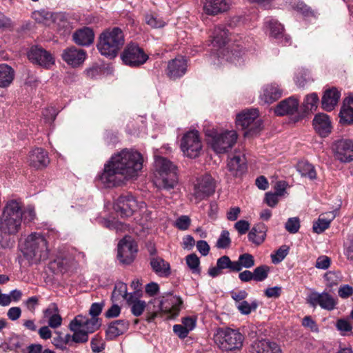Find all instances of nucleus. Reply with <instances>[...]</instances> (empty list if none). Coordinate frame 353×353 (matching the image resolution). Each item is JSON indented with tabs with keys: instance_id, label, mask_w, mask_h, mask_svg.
<instances>
[{
	"instance_id": "42",
	"label": "nucleus",
	"mask_w": 353,
	"mask_h": 353,
	"mask_svg": "<svg viewBox=\"0 0 353 353\" xmlns=\"http://www.w3.org/2000/svg\"><path fill=\"white\" fill-rule=\"evenodd\" d=\"M52 23H54L56 28L59 30H63L65 31H69L70 29V25L67 17L63 13H55Z\"/></svg>"
},
{
	"instance_id": "22",
	"label": "nucleus",
	"mask_w": 353,
	"mask_h": 353,
	"mask_svg": "<svg viewBox=\"0 0 353 353\" xmlns=\"http://www.w3.org/2000/svg\"><path fill=\"white\" fill-rule=\"evenodd\" d=\"M312 124L316 132L321 137H327L332 132V122L326 114L319 113L316 114Z\"/></svg>"
},
{
	"instance_id": "11",
	"label": "nucleus",
	"mask_w": 353,
	"mask_h": 353,
	"mask_svg": "<svg viewBox=\"0 0 353 353\" xmlns=\"http://www.w3.org/2000/svg\"><path fill=\"white\" fill-rule=\"evenodd\" d=\"M123 62L130 67H139L148 59V55L138 44L128 43L121 54Z\"/></svg>"
},
{
	"instance_id": "64",
	"label": "nucleus",
	"mask_w": 353,
	"mask_h": 353,
	"mask_svg": "<svg viewBox=\"0 0 353 353\" xmlns=\"http://www.w3.org/2000/svg\"><path fill=\"white\" fill-rule=\"evenodd\" d=\"M281 290L282 289L279 286L268 288L265 290V295L268 298H278L281 295Z\"/></svg>"
},
{
	"instance_id": "26",
	"label": "nucleus",
	"mask_w": 353,
	"mask_h": 353,
	"mask_svg": "<svg viewBox=\"0 0 353 353\" xmlns=\"http://www.w3.org/2000/svg\"><path fill=\"white\" fill-rule=\"evenodd\" d=\"M299 104V101L296 99L292 97H289L281 101L276 106L274 112L279 116L294 114L298 110Z\"/></svg>"
},
{
	"instance_id": "14",
	"label": "nucleus",
	"mask_w": 353,
	"mask_h": 353,
	"mask_svg": "<svg viewBox=\"0 0 353 353\" xmlns=\"http://www.w3.org/2000/svg\"><path fill=\"white\" fill-rule=\"evenodd\" d=\"M306 301L313 307L319 305L322 309L329 311L334 310L337 304L336 299L326 292L319 293L313 291L307 295Z\"/></svg>"
},
{
	"instance_id": "59",
	"label": "nucleus",
	"mask_w": 353,
	"mask_h": 353,
	"mask_svg": "<svg viewBox=\"0 0 353 353\" xmlns=\"http://www.w3.org/2000/svg\"><path fill=\"white\" fill-rule=\"evenodd\" d=\"M330 258L327 256H321L316 259L315 267L319 269L326 270L330 267Z\"/></svg>"
},
{
	"instance_id": "61",
	"label": "nucleus",
	"mask_w": 353,
	"mask_h": 353,
	"mask_svg": "<svg viewBox=\"0 0 353 353\" xmlns=\"http://www.w3.org/2000/svg\"><path fill=\"white\" fill-rule=\"evenodd\" d=\"M339 296L342 299H347L353 294V288L349 285H341L338 291Z\"/></svg>"
},
{
	"instance_id": "56",
	"label": "nucleus",
	"mask_w": 353,
	"mask_h": 353,
	"mask_svg": "<svg viewBox=\"0 0 353 353\" xmlns=\"http://www.w3.org/2000/svg\"><path fill=\"white\" fill-rule=\"evenodd\" d=\"M279 196L274 192H268L265 193L264 201L268 206L274 208L279 202Z\"/></svg>"
},
{
	"instance_id": "9",
	"label": "nucleus",
	"mask_w": 353,
	"mask_h": 353,
	"mask_svg": "<svg viewBox=\"0 0 353 353\" xmlns=\"http://www.w3.org/2000/svg\"><path fill=\"white\" fill-rule=\"evenodd\" d=\"M214 343L223 351L240 350L244 336L237 330L228 327H219L214 334Z\"/></svg>"
},
{
	"instance_id": "21",
	"label": "nucleus",
	"mask_w": 353,
	"mask_h": 353,
	"mask_svg": "<svg viewBox=\"0 0 353 353\" xmlns=\"http://www.w3.org/2000/svg\"><path fill=\"white\" fill-rule=\"evenodd\" d=\"M187 68V60L183 57H178L168 62L166 73L170 79H176L185 74Z\"/></svg>"
},
{
	"instance_id": "25",
	"label": "nucleus",
	"mask_w": 353,
	"mask_h": 353,
	"mask_svg": "<svg viewBox=\"0 0 353 353\" xmlns=\"http://www.w3.org/2000/svg\"><path fill=\"white\" fill-rule=\"evenodd\" d=\"M29 161L31 166L36 169H41L48 165L50 159L44 150L37 148L30 152Z\"/></svg>"
},
{
	"instance_id": "13",
	"label": "nucleus",
	"mask_w": 353,
	"mask_h": 353,
	"mask_svg": "<svg viewBox=\"0 0 353 353\" xmlns=\"http://www.w3.org/2000/svg\"><path fill=\"white\" fill-rule=\"evenodd\" d=\"M138 201L130 193L121 194L116 201L114 208L121 217L131 216L137 210Z\"/></svg>"
},
{
	"instance_id": "30",
	"label": "nucleus",
	"mask_w": 353,
	"mask_h": 353,
	"mask_svg": "<svg viewBox=\"0 0 353 353\" xmlns=\"http://www.w3.org/2000/svg\"><path fill=\"white\" fill-rule=\"evenodd\" d=\"M251 353H281L279 346L269 340L254 341L251 347Z\"/></svg>"
},
{
	"instance_id": "19",
	"label": "nucleus",
	"mask_w": 353,
	"mask_h": 353,
	"mask_svg": "<svg viewBox=\"0 0 353 353\" xmlns=\"http://www.w3.org/2000/svg\"><path fill=\"white\" fill-rule=\"evenodd\" d=\"M86 52L75 46L68 47L63 50V60L73 68L81 65L86 58Z\"/></svg>"
},
{
	"instance_id": "43",
	"label": "nucleus",
	"mask_w": 353,
	"mask_h": 353,
	"mask_svg": "<svg viewBox=\"0 0 353 353\" xmlns=\"http://www.w3.org/2000/svg\"><path fill=\"white\" fill-rule=\"evenodd\" d=\"M270 271V267L266 265L256 267L253 271L254 281L256 282L265 281L268 278Z\"/></svg>"
},
{
	"instance_id": "12",
	"label": "nucleus",
	"mask_w": 353,
	"mask_h": 353,
	"mask_svg": "<svg viewBox=\"0 0 353 353\" xmlns=\"http://www.w3.org/2000/svg\"><path fill=\"white\" fill-rule=\"evenodd\" d=\"M181 148L185 155L194 159L199 156L202 143L197 130H190L183 136L181 140Z\"/></svg>"
},
{
	"instance_id": "7",
	"label": "nucleus",
	"mask_w": 353,
	"mask_h": 353,
	"mask_svg": "<svg viewBox=\"0 0 353 353\" xmlns=\"http://www.w3.org/2000/svg\"><path fill=\"white\" fill-rule=\"evenodd\" d=\"M154 165L159 176L157 183L161 188L170 190L178 183L176 167L168 159L162 157H156Z\"/></svg>"
},
{
	"instance_id": "49",
	"label": "nucleus",
	"mask_w": 353,
	"mask_h": 353,
	"mask_svg": "<svg viewBox=\"0 0 353 353\" xmlns=\"http://www.w3.org/2000/svg\"><path fill=\"white\" fill-rule=\"evenodd\" d=\"M285 230L291 234L298 232L300 228V221L298 217L289 218L285 225Z\"/></svg>"
},
{
	"instance_id": "63",
	"label": "nucleus",
	"mask_w": 353,
	"mask_h": 353,
	"mask_svg": "<svg viewBox=\"0 0 353 353\" xmlns=\"http://www.w3.org/2000/svg\"><path fill=\"white\" fill-rule=\"evenodd\" d=\"M234 228L240 234H244L248 231L250 223L247 221L240 220L234 224Z\"/></svg>"
},
{
	"instance_id": "16",
	"label": "nucleus",
	"mask_w": 353,
	"mask_h": 353,
	"mask_svg": "<svg viewBox=\"0 0 353 353\" xmlns=\"http://www.w3.org/2000/svg\"><path fill=\"white\" fill-rule=\"evenodd\" d=\"M214 191L215 185L212 178L210 175H205L195 185L193 196L196 203H199L210 196Z\"/></svg>"
},
{
	"instance_id": "10",
	"label": "nucleus",
	"mask_w": 353,
	"mask_h": 353,
	"mask_svg": "<svg viewBox=\"0 0 353 353\" xmlns=\"http://www.w3.org/2000/svg\"><path fill=\"white\" fill-rule=\"evenodd\" d=\"M236 125L237 128L247 130L245 136L257 134L261 130V121L259 119L256 109H248L236 115Z\"/></svg>"
},
{
	"instance_id": "62",
	"label": "nucleus",
	"mask_w": 353,
	"mask_h": 353,
	"mask_svg": "<svg viewBox=\"0 0 353 353\" xmlns=\"http://www.w3.org/2000/svg\"><path fill=\"white\" fill-rule=\"evenodd\" d=\"M57 312H59L58 307L56 303H52L48 307L43 310V317L48 321L52 318Z\"/></svg>"
},
{
	"instance_id": "35",
	"label": "nucleus",
	"mask_w": 353,
	"mask_h": 353,
	"mask_svg": "<svg viewBox=\"0 0 353 353\" xmlns=\"http://www.w3.org/2000/svg\"><path fill=\"white\" fill-rule=\"evenodd\" d=\"M266 236V227L263 223L255 225L248 234V239L256 245L261 244Z\"/></svg>"
},
{
	"instance_id": "47",
	"label": "nucleus",
	"mask_w": 353,
	"mask_h": 353,
	"mask_svg": "<svg viewBox=\"0 0 353 353\" xmlns=\"http://www.w3.org/2000/svg\"><path fill=\"white\" fill-rule=\"evenodd\" d=\"M231 239L228 230H223L216 241V246L220 249H225L230 246Z\"/></svg>"
},
{
	"instance_id": "50",
	"label": "nucleus",
	"mask_w": 353,
	"mask_h": 353,
	"mask_svg": "<svg viewBox=\"0 0 353 353\" xmlns=\"http://www.w3.org/2000/svg\"><path fill=\"white\" fill-rule=\"evenodd\" d=\"M131 312L135 316H139L142 314L143 312L146 304L144 301L141 300H135V301H131Z\"/></svg>"
},
{
	"instance_id": "33",
	"label": "nucleus",
	"mask_w": 353,
	"mask_h": 353,
	"mask_svg": "<svg viewBox=\"0 0 353 353\" xmlns=\"http://www.w3.org/2000/svg\"><path fill=\"white\" fill-rule=\"evenodd\" d=\"M150 264L152 270L160 276H168L170 274V264L162 258L158 256L151 257Z\"/></svg>"
},
{
	"instance_id": "2",
	"label": "nucleus",
	"mask_w": 353,
	"mask_h": 353,
	"mask_svg": "<svg viewBox=\"0 0 353 353\" xmlns=\"http://www.w3.org/2000/svg\"><path fill=\"white\" fill-rule=\"evenodd\" d=\"M21 203L17 200L8 201L0 216V245L3 248L13 246L15 236L21 228L23 210Z\"/></svg>"
},
{
	"instance_id": "51",
	"label": "nucleus",
	"mask_w": 353,
	"mask_h": 353,
	"mask_svg": "<svg viewBox=\"0 0 353 353\" xmlns=\"http://www.w3.org/2000/svg\"><path fill=\"white\" fill-rule=\"evenodd\" d=\"M112 295V296H121L126 299L128 301H130V299L132 296V294H130V297H128V294L127 293V285L123 283H119L116 284Z\"/></svg>"
},
{
	"instance_id": "48",
	"label": "nucleus",
	"mask_w": 353,
	"mask_h": 353,
	"mask_svg": "<svg viewBox=\"0 0 353 353\" xmlns=\"http://www.w3.org/2000/svg\"><path fill=\"white\" fill-rule=\"evenodd\" d=\"M319 103V97L316 93H312L305 97L303 105L306 110L316 109Z\"/></svg>"
},
{
	"instance_id": "52",
	"label": "nucleus",
	"mask_w": 353,
	"mask_h": 353,
	"mask_svg": "<svg viewBox=\"0 0 353 353\" xmlns=\"http://www.w3.org/2000/svg\"><path fill=\"white\" fill-rule=\"evenodd\" d=\"M90 346L92 352L99 353L105 349V343L98 335H95L90 341Z\"/></svg>"
},
{
	"instance_id": "28",
	"label": "nucleus",
	"mask_w": 353,
	"mask_h": 353,
	"mask_svg": "<svg viewBox=\"0 0 353 353\" xmlns=\"http://www.w3.org/2000/svg\"><path fill=\"white\" fill-rule=\"evenodd\" d=\"M228 170L234 175H241L246 170V159L244 154L236 152L228 163Z\"/></svg>"
},
{
	"instance_id": "39",
	"label": "nucleus",
	"mask_w": 353,
	"mask_h": 353,
	"mask_svg": "<svg viewBox=\"0 0 353 353\" xmlns=\"http://www.w3.org/2000/svg\"><path fill=\"white\" fill-rule=\"evenodd\" d=\"M297 170L303 176L310 179H316V174L314 166L306 161H301L297 164Z\"/></svg>"
},
{
	"instance_id": "18",
	"label": "nucleus",
	"mask_w": 353,
	"mask_h": 353,
	"mask_svg": "<svg viewBox=\"0 0 353 353\" xmlns=\"http://www.w3.org/2000/svg\"><path fill=\"white\" fill-rule=\"evenodd\" d=\"M29 60L33 63L48 68L54 63L52 54L38 46L31 47L28 52Z\"/></svg>"
},
{
	"instance_id": "34",
	"label": "nucleus",
	"mask_w": 353,
	"mask_h": 353,
	"mask_svg": "<svg viewBox=\"0 0 353 353\" xmlns=\"http://www.w3.org/2000/svg\"><path fill=\"white\" fill-rule=\"evenodd\" d=\"M333 212H328L319 216L318 220L314 223L312 229L314 232L321 234L330 227L331 221L334 219Z\"/></svg>"
},
{
	"instance_id": "40",
	"label": "nucleus",
	"mask_w": 353,
	"mask_h": 353,
	"mask_svg": "<svg viewBox=\"0 0 353 353\" xmlns=\"http://www.w3.org/2000/svg\"><path fill=\"white\" fill-rule=\"evenodd\" d=\"M265 24L270 29V35L276 39H281L283 37V27L276 20L269 19L266 21Z\"/></svg>"
},
{
	"instance_id": "36",
	"label": "nucleus",
	"mask_w": 353,
	"mask_h": 353,
	"mask_svg": "<svg viewBox=\"0 0 353 353\" xmlns=\"http://www.w3.org/2000/svg\"><path fill=\"white\" fill-rule=\"evenodd\" d=\"M14 70L7 64H0V87L7 88L12 82Z\"/></svg>"
},
{
	"instance_id": "41",
	"label": "nucleus",
	"mask_w": 353,
	"mask_h": 353,
	"mask_svg": "<svg viewBox=\"0 0 353 353\" xmlns=\"http://www.w3.org/2000/svg\"><path fill=\"white\" fill-rule=\"evenodd\" d=\"M236 263L239 265L238 272H240L243 268L250 269L252 268L255 264L254 256L249 253H244L239 255L238 260L236 261Z\"/></svg>"
},
{
	"instance_id": "55",
	"label": "nucleus",
	"mask_w": 353,
	"mask_h": 353,
	"mask_svg": "<svg viewBox=\"0 0 353 353\" xmlns=\"http://www.w3.org/2000/svg\"><path fill=\"white\" fill-rule=\"evenodd\" d=\"M336 327L338 330L341 331V332H350L352 328L350 321L343 319H339L336 321ZM343 334H345V333H343Z\"/></svg>"
},
{
	"instance_id": "29",
	"label": "nucleus",
	"mask_w": 353,
	"mask_h": 353,
	"mask_svg": "<svg viewBox=\"0 0 353 353\" xmlns=\"http://www.w3.org/2000/svg\"><path fill=\"white\" fill-rule=\"evenodd\" d=\"M72 38L76 44L81 46H88L93 43L94 34L90 28L83 27L76 30L72 35Z\"/></svg>"
},
{
	"instance_id": "15",
	"label": "nucleus",
	"mask_w": 353,
	"mask_h": 353,
	"mask_svg": "<svg viewBox=\"0 0 353 353\" xmlns=\"http://www.w3.org/2000/svg\"><path fill=\"white\" fill-rule=\"evenodd\" d=\"M137 252V245L132 241L123 238L118 244L117 258L121 263L129 265L132 263Z\"/></svg>"
},
{
	"instance_id": "32",
	"label": "nucleus",
	"mask_w": 353,
	"mask_h": 353,
	"mask_svg": "<svg viewBox=\"0 0 353 353\" xmlns=\"http://www.w3.org/2000/svg\"><path fill=\"white\" fill-rule=\"evenodd\" d=\"M228 41V30L223 26L215 27L212 33V45L217 49L223 48Z\"/></svg>"
},
{
	"instance_id": "20",
	"label": "nucleus",
	"mask_w": 353,
	"mask_h": 353,
	"mask_svg": "<svg viewBox=\"0 0 353 353\" xmlns=\"http://www.w3.org/2000/svg\"><path fill=\"white\" fill-rule=\"evenodd\" d=\"M239 265L236 261H232L229 256L225 255L219 258L216 261V265L208 270V274L211 277H216L221 274L222 270L228 269L229 272H238Z\"/></svg>"
},
{
	"instance_id": "38",
	"label": "nucleus",
	"mask_w": 353,
	"mask_h": 353,
	"mask_svg": "<svg viewBox=\"0 0 353 353\" xmlns=\"http://www.w3.org/2000/svg\"><path fill=\"white\" fill-rule=\"evenodd\" d=\"M32 16L37 22L50 26L52 23L54 14L45 10H41L34 12Z\"/></svg>"
},
{
	"instance_id": "46",
	"label": "nucleus",
	"mask_w": 353,
	"mask_h": 353,
	"mask_svg": "<svg viewBox=\"0 0 353 353\" xmlns=\"http://www.w3.org/2000/svg\"><path fill=\"white\" fill-rule=\"evenodd\" d=\"M289 252V247L286 245L281 246L275 252L274 254H272V261L274 264H277L281 262Z\"/></svg>"
},
{
	"instance_id": "57",
	"label": "nucleus",
	"mask_w": 353,
	"mask_h": 353,
	"mask_svg": "<svg viewBox=\"0 0 353 353\" xmlns=\"http://www.w3.org/2000/svg\"><path fill=\"white\" fill-rule=\"evenodd\" d=\"M103 303H94L92 304L89 313L92 316L91 319H95L99 321L98 319L97 318V316H99L103 309ZM99 324L100 323L98 322Z\"/></svg>"
},
{
	"instance_id": "3",
	"label": "nucleus",
	"mask_w": 353,
	"mask_h": 353,
	"mask_svg": "<svg viewBox=\"0 0 353 353\" xmlns=\"http://www.w3.org/2000/svg\"><path fill=\"white\" fill-rule=\"evenodd\" d=\"M100 325L95 319H88L82 315H77L72 320L68 325L72 334L63 335L65 350L66 345H71L72 343H85L88 341L89 334L97 331Z\"/></svg>"
},
{
	"instance_id": "24",
	"label": "nucleus",
	"mask_w": 353,
	"mask_h": 353,
	"mask_svg": "<svg viewBox=\"0 0 353 353\" xmlns=\"http://www.w3.org/2000/svg\"><path fill=\"white\" fill-rule=\"evenodd\" d=\"M229 0H205L203 10L208 15H216L230 8Z\"/></svg>"
},
{
	"instance_id": "23",
	"label": "nucleus",
	"mask_w": 353,
	"mask_h": 353,
	"mask_svg": "<svg viewBox=\"0 0 353 353\" xmlns=\"http://www.w3.org/2000/svg\"><path fill=\"white\" fill-rule=\"evenodd\" d=\"M283 90L276 83L265 85L262 88L260 94L261 101L263 103L270 104L281 97Z\"/></svg>"
},
{
	"instance_id": "5",
	"label": "nucleus",
	"mask_w": 353,
	"mask_h": 353,
	"mask_svg": "<svg viewBox=\"0 0 353 353\" xmlns=\"http://www.w3.org/2000/svg\"><path fill=\"white\" fill-rule=\"evenodd\" d=\"M183 303L180 296L173 295L170 292L164 293L161 300L154 299L153 302H150L148 310L150 315L148 317V321H153L161 314L166 315L168 318L177 316Z\"/></svg>"
},
{
	"instance_id": "4",
	"label": "nucleus",
	"mask_w": 353,
	"mask_h": 353,
	"mask_svg": "<svg viewBox=\"0 0 353 353\" xmlns=\"http://www.w3.org/2000/svg\"><path fill=\"white\" fill-rule=\"evenodd\" d=\"M124 44L123 31L119 27H112L100 34L97 47L101 55L112 59L117 56Z\"/></svg>"
},
{
	"instance_id": "1",
	"label": "nucleus",
	"mask_w": 353,
	"mask_h": 353,
	"mask_svg": "<svg viewBox=\"0 0 353 353\" xmlns=\"http://www.w3.org/2000/svg\"><path fill=\"white\" fill-rule=\"evenodd\" d=\"M143 161L139 152L124 149L111 157L105 165L99 179L106 188L119 185L124 180L137 174L142 169Z\"/></svg>"
},
{
	"instance_id": "45",
	"label": "nucleus",
	"mask_w": 353,
	"mask_h": 353,
	"mask_svg": "<svg viewBox=\"0 0 353 353\" xmlns=\"http://www.w3.org/2000/svg\"><path fill=\"white\" fill-rule=\"evenodd\" d=\"M186 263L192 273H200V261L199 258L195 254H191L186 256Z\"/></svg>"
},
{
	"instance_id": "17",
	"label": "nucleus",
	"mask_w": 353,
	"mask_h": 353,
	"mask_svg": "<svg viewBox=\"0 0 353 353\" xmlns=\"http://www.w3.org/2000/svg\"><path fill=\"white\" fill-rule=\"evenodd\" d=\"M332 150L335 157L341 162L353 161V141L351 139H339L334 142Z\"/></svg>"
},
{
	"instance_id": "31",
	"label": "nucleus",
	"mask_w": 353,
	"mask_h": 353,
	"mask_svg": "<svg viewBox=\"0 0 353 353\" xmlns=\"http://www.w3.org/2000/svg\"><path fill=\"white\" fill-rule=\"evenodd\" d=\"M341 93L336 88L327 90L322 97L321 104L323 110H332L337 105Z\"/></svg>"
},
{
	"instance_id": "37",
	"label": "nucleus",
	"mask_w": 353,
	"mask_h": 353,
	"mask_svg": "<svg viewBox=\"0 0 353 353\" xmlns=\"http://www.w3.org/2000/svg\"><path fill=\"white\" fill-rule=\"evenodd\" d=\"M340 123L344 125L353 123V99L349 101L347 105L344 104L339 112Z\"/></svg>"
},
{
	"instance_id": "44",
	"label": "nucleus",
	"mask_w": 353,
	"mask_h": 353,
	"mask_svg": "<svg viewBox=\"0 0 353 353\" xmlns=\"http://www.w3.org/2000/svg\"><path fill=\"white\" fill-rule=\"evenodd\" d=\"M258 307V303L256 300L250 303L246 301H243L237 305V309L242 314L248 315L252 311H255Z\"/></svg>"
},
{
	"instance_id": "8",
	"label": "nucleus",
	"mask_w": 353,
	"mask_h": 353,
	"mask_svg": "<svg viewBox=\"0 0 353 353\" xmlns=\"http://www.w3.org/2000/svg\"><path fill=\"white\" fill-rule=\"evenodd\" d=\"M208 143L217 154L228 152L236 143L238 134L235 130H225L221 132L214 129L205 132Z\"/></svg>"
},
{
	"instance_id": "54",
	"label": "nucleus",
	"mask_w": 353,
	"mask_h": 353,
	"mask_svg": "<svg viewBox=\"0 0 353 353\" xmlns=\"http://www.w3.org/2000/svg\"><path fill=\"white\" fill-rule=\"evenodd\" d=\"M190 222L191 221L188 216L182 215L176 220L175 226L179 230H186L188 229Z\"/></svg>"
},
{
	"instance_id": "27",
	"label": "nucleus",
	"mask_w": 353,
	"mask_h": 353,
	"mask_svg": "<svg viewBox=\"0 0 353 353\" xmlns=\"http://www.w3.org/2000/svg\"><path fill=\"white\" fill-rule=\"evenodd\" d=\"M129 328V323L125 320H116L110 323L105 331L106 339L114 340L124 334Z\"/></svg>"
},
{
	"instance_id": "60",
	"label": "nucleus",
	"mask_w": 353,
	"mask_h": 353,
	"mask_svg": "<svg viewBox=\"0 0 353 353\" xmlns=\"http://www.w3.org/2000/svg\"><path fill=\"white\" fill-rule=\"evenodd\" d=\"M56 336L53 337L52 343L58 349L65 350V345L63 338V334L60 332H55Z\"/></svg>"
},
{
	"instance_id": "53",
	"label": "nucleus",
	"mask_w": 353,
	"mask_h": 353,
	"mask_svg": "<svg viewBox=\"0 0 353 353\" xmlns=\"http://www.w3.org/2000/svg\"><path fill=\"white\" fill-rule=\"evenodd\" d=\"M145 22L148 25L154 28H162L165 24L161 18H158L152 14H147L145 16Z\"/></svg>"
},
{
	"instance_id": "6",
	"label": "nucleus",
	"mask_w": 353,
	"mask_h": 353,
	"mask_svg": "<svg viewBox=\"0 0 353 353\" xmlns=\"http://www.w3.org/2000/svg\"><path fill=\"white\" fill-rule=\"evenodd\" d=\"M24 257L32 263H37L48 258L47 241L39 233H32L25 240L21 250Z\"/></svg>"
},
{
	"instance_id": "58",
	"label": "nucleus",
	"mask_w": 353,
	"mask_h": 353,
	"mask_svg": "<svg viewBox=\"0 0 353 353\" xmlns=\"http://www.w3.org/2000/svg\"><path fill=\"white\" fill-rule=\"evenodd\" d=\"M57 114V110L53 107L47 108L43 111V116L46 122H52Z\"/></svg>"
}]
</instances>
